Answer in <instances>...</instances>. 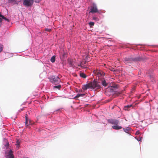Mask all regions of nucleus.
<instances>
[{"instance_id": "obj_1", "label": "nucleus", "mask_w": 158, "mask_h": 158, "mask_svg": "<svg viewBox=\"0 0 158 158\" xmlns=\"http://www.w3.org/2000/svg\"><path fill=\"white\" fill-rule=\"evenodd\" d=\"M51 82L55 85L58 84L61 82V80L59 77L56 75H53L51 76L49 78Z\"/></svg>"}, {"instance_id": "obj_2", "label": "nucleus", "mask_w": 158, "mask_h": 158, "mask_svg": "<svg viewBox=\"0 0 158 158\" xmlns=\"http://www.w3.org/2000/svg\"><path fill=\"white\" fill-rule=\"evenodd\" d=\"M6 158H14L13 150L11 149H7L5 152Z\"/></svg>"}, {"instance_id": "obj_3", "label": "nucleus", "mask_w": 158, "mask_h": 158, "mask_svg": "<svg viewBox=\"0 0 158 158\" xmlns=\"http://www.w3.org/2000/svg\"><path fill=\"white\" fill-rule=\"evenodd\" d=\"M92 89H99L101 88L99 83L100 82H98L97 80H94L92 82H91Z\"/></svg>"}, {"instance_id": "obj_4", "label": "nucleus", "mask_w": 158, "mask_h": 158, "mask_svg": "<svg viewBox=\"0 0 158 158\" xmlns=\"http://www.w3.org/2000/svg\"><path fill=\"white\" fill-rule=\"evenodd\" d=\"M137 60V59L136 58L132 57H125L124 58V63L126 64H128Z\"/></svg>"}, {"instance_id": "obj_5", "label": "nucleus", "mask_w": 158, "mask_h": 158, "mask_svg": "<svg viewBox=\"0 0 158 158\" xmlns=\"http://www.w3.org/2000/svg\"><path fill=\"white\" fill-rule=\"evenodd\" d=\"M23 5L26 6H31L33 4L34 0H23Z\"/></svg>"}, {"instance_id": "obj_6", "label": "nucleus", "mask_w": 158, "mask_h": 158, "mask_svg": "<svg viewBox=\"0 0 158 158\" xmlns=\"http://www.w3.org/2000/svg\"><path fill=\"white\" fill-rule=\"evenodd\" d=\"M94 73L96 75H97L99 77H103L105 75V73L102 71L98 70H95Z\"/></svg>"}, {"instance_id": "obj_7", "label": "nucleus", "mask_w": 158, "mask_h": 158, "mask_svg": "<svg viewBox=\"0 0 158 158\" xmlns=\"http://www.w3.org/2000/svg\"><path fill=\"white\" fill-rule=\"evenodd\" d=\"M108 123L112 124L117 125L119 123V121L118 120L116 119H110L107 120Z\"/></svg>"}, {"instance_id": "obj_8", "label": "nucleus", "mask_w": 158, "mask_h": 158, "mask_svg": "<svg viewBox=\"0 0 158 158\" xmlns=\"http://www.w3.org/2000/svg\"><path fill=\"white\" fill-rule=\"evenodd\" d=\"M98 12V10L96 5L94 4H93L89 13H94Z\"/></svg>"}, {"instance_id": "obj_9", "label": "nucleus", "mask_w": 158, "mask_h": 158, "mask_svg": "<svg viewBox=\"0 0 158 158\" xmlns=\"http://www.w3.org/2000/svg\"><path fill=\"white\" fill-rule=\"evenodd\" d=\"M89 88L92 89L91 82L88 84L83 85L82 87V89L84 90H86Z\"/></svg>"}, {"instance_id": "obj_10", "label": "nucleus", "mask_w": 158, "mask_h": 158, "mask_svg": "<svg viewBox=\"0 0 158 158\" xmlns=\"http://www.w3.org/2000/svg\"><path fill=\"white\" fill-rule=\"evenodd\" d=\"M25 125L27 126L28 125H30L31 121L27 117V114H26V115H25Z\"/></svg>"}, {"instance_id": "obj_11", "label": "nucleus", "mask_w": 158, "mask_h": 158, "mask_svg": "<svg viewBox=\"0 0 158 158\" xmlns=\"http://www.w3.org/2000/svg\"><path fill=\"white\" fill-rule=\"evenodd\" d=\"M133 108L132 105H128L124 106V110H129L130 108Z\"/></svg>"}, {"instance_id": "obj_12", "label": "nucleus", "mask_w": 158, "mask_h": 158, "mask_svg": "<svg viewBox=\"0 0 158 158\" xmlns=\"http://www.w3.org/2000/svg\"><path fill=\"white\" fill-rule=\"evenodd\" d=\"M102 85L104 87H106L108 84L106 82L104 79H101V80Z\"/></svg>"}, {"instance_id": "obj_13", "label": "nucleus", "mask_w": 158, "mask_h": 158, "mask_svg": "<svg viewBox=\"0 0 158 158\" xmlns=\"http://www.w3.org/2000/svg\"><path fill=\"white\" fill-rule=\"evenodd\" d=\"M112 127L113 129L115 130H119L122 128V127L121 126L118 125L113 126Z\"/></svg>"}, {"instance_id": "obj_14", "label": "nucleus", "mask_w": 158, "mask_h": 158, "mask_svg": "<svg viewBox=\"0 0 158 158\" xmlns=\"http://www.w3.org/2000/svg\"><path fill=\"white\" fill-rule=\"evenodd\" d=\"M4 142H5V143H4L5 147L6 148H7L8 147H9V144L7 139H4Z\"/></svg>"}, {"instance_id": "obj_15", "label": "nucleus", "mask_w": 158, "mask_h": 158, "mask_svg": "<svg viewBox=\"0 0 158 158\" xmlns=\"http://www.w3.org/2000/svg\"><path fill=\"white\" fill-rule=\"evenodd\" d=\"M85 95V94H78L76 96L74 97V98L76 99L77 98H79L80 96L83 97Z\"/></svg>"}, {"instance_id": "obj_16", "label": "nucleus", "mask_w": 158, "mask_h": 158, "mask_svg": "<svg viewBox=\"0 0 158 158\" xmlns=\"http://www.w3.org/2000/svg\"><path fill=\"white\" fill-rule=\"evenodd\" d=\"M80 75L81 77L84 78H85L86 77V75L84 73H80Z\"/></svg>"}, {"instance_id": "obj_17", "label": "nucleus", "mask_w": 158, "mask_h": 158, "mask_svg": "<svg viewBox=\"0 0 158 158\" xmlns=\"http://www.w3.org/2000/svg\"><path fill=\"white\" fill-rule=\"evenodd\" d=\"M0 17H1L2 19H5V20L7 21L8 22H9V19H7L3 15H2L0 13Z\"/></svg>"}, {"instance_id": "obj_18", "label": "nucleus", "mask_w": 158, "mask_h": 158, "mask_svg": "<svg viewBox=\"0 0 158 158\" xmlns=\"http://www.w3.org/2000/svg\"><path fill=\"white\" fill-rule=\"evenodd\" d=\"M56 56H53L51 58L50 60L52 63H54L55 61Z\"/></svg>"}, {"instance_id": "obj_19", "label": "nucleus", "mask_w": 158, "mask_h": 158, "mask_svg": "<svg viewBox=\"0 0 158 158\" xmlns=\"http://www.w3.org/2000/svg\"><path fill=\"white\" fill-rule=\"evenodd\" d=\"M130 129L129 127L125 128L124 129V131L127 133H129Z\"/></svg>"}, {"instance_id": "obj_20", "label": "nucleus", "mask_w": 158, "mask_h": 158, "mask_svg": "<svg viewBox=\"0 0 158 158\" xmlns=\"http://www.w3.org/2000/svg\"><path fill=\"white\" fill-rule=\"evenodd\" d=\"M20 143V141L19 139H17L16 140V145L17 147H19V146Z\"/></svg>"}, {"instance_id": "obj_21", "label": "nucleus", "mask_w": 158, "mask_h": 158, "mask_svg": "<svg viewBox=\"0 0 158 158\" xmlns=\"http://www.w3.org/2000/svg\"><path fill=\"white\" fill-rule=\"evenodd\" d=\"M61 87V86L60 85H55L53 86L54 89H60V88Z\"/></svg>"}, {"instance_id": "obj_22", "label": "nucleus", "mask_w": 158, "mask_h": 158, "mask_svg": "<svg viewBox=\"0 0 158 158\" xmlns=\"http://www.w3.org/2000/svg\"><path fill=\"white\" fill-rule=\"evenodd\" d=\"M111 87L112 88H113L114 89H116L117 88V85L115 84H112Z\"/></svg>"}, {"instance_id": "obj_23", "label": "nucleus", "mask_w": 158, "mask_h": 158, "mask_svg": "<svg viewBox=\"0 0 158 158\" xmlns=\"http://www.w3.org/2000/svg\"><path fill=\"white\" fill-rule=\"evenodd\" d=\"M3 45L1 44H0V53H1L3 50Z\"/></svg>"}, {"instance_id": "obj_24", "label": "nucleus", "mask_w": 158, "mask_h": 158, "mask_svg": "<svg viewBox=\"0 0 158 158\" xmlns=\"http://www.w3.org/2000/svg\"><path fill=\"white\" fill-rule=\"evenodd\" d=\"M93 19L96 21H98L99 20V19L96 17H93Z\"/></svg>"}, {"instance_id": "obj_25", "label": "nucleus", "mask_w": 158, "mask_h": 158, "mask_svg": "<svg viewBox=\"0 0 158 158\" xmlns=\"http://www.w3.org/2000/svg\"><path fill=\"white\" fill-rule=\"evenodd\" d=\"M143 139V137H140L139 138H138L137 139V140L139 141H141Z\"/></svg>"}, {"instance_id": "obj_26", "label": "nucleus", "mask_w": 158, "mask_h": 158, "mask_svg": "<svg viewBox=\"0 0 158 158\" xmlns=\"http://www.w3.org/2000/svg\"><path fill=\"white\" fill-rule=\"evenodd\" d=\"M89 24L90 26H93L94 25V23L93 22H90Z\"/></svg>"}, {"instance_id": "obj_27", "label": "nucleus", "mask_w": 158, "mask_h": 158, "mask_svg": "<svg viewBox=\"0 0 158 158\" xmlns=\"http://www.w3.org/2000/svg\"><path fill=\"white\" fill-rule=\"evenodd\" d=\"M45 31L48 32H50L51 31V29L48 28H46Z\"/></svg>"}, {"instance_id": "obj_28", "label": "nucleus", "mask_w": 158, "mask_h": 158, "mask_svg": "<svg viewBox=\"0 0 158 158\" xmlns=\"http://www.w3.org/2000/svg\"><path fill=\"white\" fill-rule=\"evenodd\" d=\"M69 64L70 66H73V63L71 61H70L69 62Z\"/></svg>"}, {"instance_id": "obj_29", "label": "nucleus", "mask_w": 158, "mask_h": 158, "mask_svg": "<svg viewBox=\"0 0 158 158\" xmlns=\"http://www.w3.org/2000/svg\"><path fill=\"white\" fill-rule=\"evenodd\" d=\"M140 133V132L139 131H137L136 132L135 134L136 135H138Z\"/></svg>"}, {"instance_id": "obj_30", "label": "nucleus", "mask_w": 158, "mask_h": 158, "mask_svg": "<svg viewBox=\"0 0 158 158\" xmlns=\"http://www.w3.org/2000/svg\"><path fill=\"white\" fill-rule=\"evenodd\" d=\"M41 0H35V2L36 3L39 2Z\"/></svg>"}, {"instance_id": "obj_31", "label": "nucleus", "mask_w": 158, "mask_h": 158, "mask_svg": "<svg viewBox=\"0 0 158 158\" xmlns=\"http://www.w3.org/2000/svg\"><path fill=\"white\" fill-rule=\"evenodd\" d=\"M2 19L1 18H0V23H1L2 22Z\"/></svg>"}, {"instance_id": "obj_32", "label": "nucleus", "mask_w": 158, "mask_h": 158, "mask_svg": "<svg viewBox=\"0 0 158 158\" xmlns=\"http://www.w3.org/2000/svg\"><path fill=\"white\" fill-rule=\"evenodd\" d=\"M16 0H9V1L10 2H13L15 1Z\"/></svg>"}, {"instance_id": "obj_33", "label": "nucleus", "mask_w": 158, "mask_h": 158, "mask_svg": "<svg viewBox=\"0 0 158 158\" xmlns=\"http://www.w3.org/2000/svg\"><path fill=\"white\" fill-rule=\"evenodd\" d=\"M119 94H121L122 93V91L118 93Z\"/></svg>"}]
</instances>
